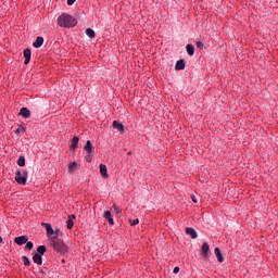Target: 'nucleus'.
Here are the masks:
<instances>
[{
	"instance_id": "nucleus-15",
	"label": "nucleus",
	"mask_w": 278,
	"mask_h": 278,
	"mask_svg": "<svg viewBox=\"0 0 278 278\" xmlns=\"http://www.w3.org/2000/svg\"><path fill=\"white\" fill-rule=\"evenodd\" d=\"M104 218L108 220L109 225H114V218H112V212H104Z\"/></svg>"
},
{
	"instance_id": "nucleus-1",
	"label": "nucleus",
	"mask_w": 278,
	"mask_h": 278,
	"mask_svg": "<svg viewBox=\"0 0 278 278\" xmlns=\"http://www.w3.org/2000/svg\"><path fill=\"white\" fill-rule=\"evenodd\" d=\"M58 25L65 28L75 27V25H77V20L68 13H62L58 18Z\"/></svg>"
},
{
	"instance_id": "nucleus-23",
	"label": "nucleus",
	"mask_w": 278,
	"mask_h": 278,
	"mask_svg": "<svg viewBox=\"0 0 278 278\" xmlns=\"http://www.w3.org/2000/svg\"><path fill=\"white\" fill-rule=\"evenodd\" d=\"M70 170H72V172L77 170V162H72V163L70 164Z\"/></svg>"
},
{
	"instance_id": "nucleus-30",
	"label": "nucleus",
	"mask_w": 278,
	"mask_h": 278,
	"mask_svg": "<svg viewBox=\"0 0 278 278\" xmlns=\"http://www.w3.org/2000/svg\"><path fill=\"white\" fill-rule=\"evenodd\" d=\"M86 162H92V156H90V154H88L87 156H85Z\"/></svg>"
},
{
	"instance_id": "nucleus-29",
	"label": "nucleus",
	"mask_w": 278,
	"mask_h": 278,
	"mask_svg": "<svg viewBox=\"0 0 278 278\" xmlns=\"http://www.w3.org/2000/svg\"><path fill=\"white\" fill-rule=\"evenodd\" d=\"M21 131H25V128H24L23 126H20V127L15 130L16 136H18V134H21Z\"/></svg>"
},
{
	"instance_id": "nucleus-11",
	"label": "nucleus",
	"mask_w": 278,
	"mask_h": 278,
	"mask_svg": "<svg viewBox=\"0 0 278 278\" xmlns=\"http://www.w3.org/2000/svg\"><path fill=\"white\" fill-rule=\"evenodd\" d=\"M100 175L104 179H108V177H110V175H108V166H105V164H100Z\"/></svg>"
},
{
	"instance_id": "nucleus-12",
	"label": "nucleus",
	"mask_w": 278,
	"mask_h": 278,
	"mask_svg": "<svg viewBox=\"0 0 278 278\" xmlns=\"http://www.w3.org/2000/svg\"><path fill=\"white\" fill-rule=\"evenodd\" d=\"M20 116H23V118H29V116H31V111H29L27 108H22L20 111Z\"/></svg>"
},
{
	"instance_id": "nucleus-33",
	"label": "nucleus",
	"mask_w": 278,
	"mask_h": 278,
	"mask_svg": "<svg viewBox=\"0 0 278 278\" xmlns=\"http://www.w3.org/2000/svg\"><path fill=\"white\" fill-rule=\"evenodd\" d=\"M173 273H174V275H177L179 273V267H175Z\"/></svg>"
},
{
	"instance_id": "nucleus-6",
	"label": "nucleus",
	"mask_w": 278,
	"mask_h": 278,
	"mask_svg": "<svg viewBox=\"0 0 278 278\" xmlns=\"http://www.w3.org/2000/svg\"><path fill=\"white\" fill-rule=\"evenodd\" d=\"M24 58H25V61H24V64H29L30 60H31V50L29 48H26L24 50Z\"/></svg>"
},
{
	"instance_id": "nucleus-21",
	"label": "nucleus",
	"mask_w": 278,
	"mask_h": 278,
	"mask_svg": "<svg viewBox=\"0 0 278 278\" xmlns=\"http://www.w3.org/2000/svg\"><path fill=\"white\" fill-rule=\"evenodd\" d=\"M86 35L88 36V38H94V30L92 28H87Z\"/></svg>"
},
{
	"instance_id": "nucleus-14",
	"label": "nucleus",
	"mask_w": 278,
	"mask_h": 278,
	"mask_svg": "<svg viewBox=\"0 0 278 278\" xmlns=\"http://www.w3.org/2000/svg\"><path fill=\"white\" fill-rule=\"evenodd\" d=\"M186 68V61L179 60L176 63L175 70L176 71H184Z\"/></svg>"
},
{
	"instance_id": "nucleus-18",
	"label": "nucleus",
	"mask_w": 278,
	"mask_h": 278,
	"mask_svg": "<svg viewBox=\"0 0 278 278\" xmlns=\"http://www.w3.org/2000/svg\"><path fill=\"white\" fill-rule=\"evenodd\" d=\"M202 253L204 255V257L208 256L210 253V244H207V242L203 243L202 245Z\"/></svg>"
},
{
	"instance_id": "nucleus-28",
	"label": "nucleus",
	"mask_w": 278,
	"mask_h": 278,
	"mask_svg": "<svg viewBox=\"0 0 278 278\" xmlns=\"http://www.w3.org/2000/svg\"><path fill=\"white\" fill-rule=\"evenodd\" d=\"M75 223L73 222V219H68L67 220V229H73Z\"/></svg>"
},
{
	"instance_id": "nucleus-32",
	"label": "nucleus",
	"mask_w": 278,
	"mask_h": 278,
	"mask_svg": "<svg viewBox=\"0 0 278 278\" xmlns=\"http://www.w3.org/2000/svg\"><path fill=\"white\" fill-rule=\"evenodd\" d=\"M75 1H77V0H67V5H73V3H75Z\"/></svg>"
},
{
	"instance_id": "nucleus-27",
	"label": "nucleus",
	"mask_w": 278,
	"mask_h": 278,
	"mask_svg": "<svg viewBox=\"0 0 278 278\" xmlns=\"http://www.w3.org/2000/svg\"><path fill=\"white\" fill-rule=\"evenodd\" d=\"M130 225L131 227H136V225H138L140 223V219H130Z\"/></svg>"
},
{
	"instance_id": "nucleus-10",
	"label": "nucleus",
	"mask_w": 278,
	"mask_h": 278,
	"mask_svg": "<svg viewBox=\"0 0 278 278\" xmlns=\"http://www.w3.org/2000/svg\"><path fill=\"white\" fill-rule=\"evenodd\" d=\"M42 45H45V38L37 37L35 42L33 43V47H35V49H40V47H42Z\"/></svg>"
},
{
	"instance_id": "nucleus-31",
	"label": "nucleus",
	"mask_w": 278,
	"mask_h": 278,
	"mask_svg": "<svg viewBox=\"0 0 278 278\" xmlns=\"http://www.w3.org/2000/svg\"><path fill=\"white\" fill-rule=\"evenodd\" d=\"M113 208L115 210L116 214H118L121 212V210L118 208V206L116 204H113Z\"/></svg>"
},
{
	"instance_id": "nucleus-25",
	"label": "nucleus",
	"mask_w": 278,
	"mask_h": 278,
	"mask_svg": "<svg viewBox=\"0 0 278 278\" xmlns=\"http://www.w3.org/2000/svg\"><path fill=\"white\" fill-rule=\"evenodd\" d=\"M22 260L24 262V266H29V264H31V262L29 261V257L27 256H22Z\"/></svg>"
},
{
	"instance_id": "nucleus-26",
	"label": "nucleus",
	"mask_w": 278,
	"mask_h": 278,
	"mask_svg": "<svg viewBox=\"0 0 278 278\" xmlns=\"http://www.w3.org/2000/svg\"><path fill=\"white\" fill-rule=\"evenodd\" d=\"M195 47H197L198 49H201V50H203V49L205 48V46H204L203 42H201V41H197V42H195Z\"/></svg>"
},
{
	"instance_id": "nucleus-34",
	"label": "nucleus",
	"mask_w": 278,
	"mask_h": 278,
	"mask_svg": "<svg viewBox=\"0 0 278 278\" xmlns=\"http://www.w3.org/2000/svg\"><path fill=\"white\" fill-rule=\"evenodd\" d=\"M191 201H192L193 203H197V197H195V195H191Z\"/></svg>"
},
{
	"instance_id": "nucleus-17",
	"label": "nucleus",
	"mask_w": 278,
	"mask_h": 278,
	"mask_svg": "<svg viewBox=\"0 0 278 278\" xmlns=\"http://www.w3.org/2000/svg\"><path fill=\"white\" fill-rule=\"evenodd\" d=\"M33 261L35 262V264H38V266H42V255L35 254L33 256Z\"/></svg>"
},
{
	"instance_id": "nucleus-8",
	"label": "nucleus",
	"mask_w": 278,
	"mask_h": 278,
	"mask_svg": "<svg viewBox=\"0 0 278 278\" xmlns=\"http://www.w3.org/2000/svg\"><path fill=\"white\" fill-rule=\"evenodd\" d=\"M84 151H86L88 155H90L92 151H94V146H92V142L90 140H88L84 146Z\"/></svg>"
},
{
	"instance_id": "nucleus-13",
	"label": "nucleus",
	"mask_w": 278,
	"mask_h": 278,
	"mask_svg": "<svg viewBox=\"0 0 278 278\" xmlns=\"http://www.w3.org/2000/svg\"><path fill=\"white\" fill-rule=\"evenodd\" d=\"M186 233L187 236H190V238H192L193 240L198 238L197 230L191 227L186 228Z\"/></svg>"
},
{
	"instance_id": "nucleus-22",
	"label": "nucleus",
	"mask_w": 278,
	"mask_h": 278,
	"mask_svg": "<svg viewBox=\"0 0 278 278\" xmlns=\"http://www.w3.org/2000/svg\"><path fill=\"white\" fill-rule=\"evenodd\" d=\"M17 165L18 166H25V156H20L17 159Z\"/></svg>"
},
{
	"instance_id": "nucleus-35",
	"label": "nucleus",
	"mask_w": 278,
	"mask_h": 278,
	"mask_svg": "<svg viewBox=\"0 0 278 278\" xmlns=\"http://www.w3.org/2000/svg\"><path fill=\"white\" fill-rule=\"evenodd\" d=\"M59 235H60V230H55L53 238H58Z\"/></svg>"
},
{
	"instance_id": "nucleus-37",
	"label": "nucleus",
	"mask_w": 278,
	"mask_h": 278,
	"mask_svg": "<svg viewBox=\"0 0 278 278\" xmlns=\"http://www.w3.org/2000/svg\"><path fill=\"white\" fill-rule=\"evenodd\" d=\"M0 244H3V238L0 236Z\"/></svg>"
},
{
	"instance_id": "nucleus-7",
	"label": "nucleus",
	"mask_w": 278,
	"mask_h": 278,
	"mask_svg": "<svg viewBox=\"0 0 278 278\" xmlns=\"http://www.w3.org/2000/svg\"><path fill=\"white\" fill-rule=\"evenodd\" d=\"M113 129H116L117 131H119V134H123L125 131V126L121 124L118 121H114Z\"/></svg>"
},
{
	"instance_id": "nucleus-19",
	"label": "nucleus",
	"mask_w": 278,
	"mask_h": 278,
	"mask_svg": "<svg viewBox=\"0 0 278 278\" xmlns=\"http://www.w3.org/2000/svg\"><path fill=\"white\" fill-rule=\"evenodd\" d=\"M186 49H187L188 55H194V46H192L191 43H188Z\"/></svg>"
},
{
	"instance_id": "nucleus-5",
	"label": "nucleus",
	"mask_w": 278,
	"mask_h": 278,
	"mask_svg": "<svg viewBox=\"0 0 278 278\" xmlns=\"http://www.w3.org/2000/svg\"><path fill=\"white\" fill-rule=\"evenodd\" d=\"M27 240H29V238H27V236H21V237H16L14 239L15 244H18L20 247H23V244H27Z\"/></svg>"
},
{
	"instance_id": "nucleus-3",
	"label": "nucleus",
	"mask_w": 278,
	"mask_h": 278,
	"mask_svg": "<svg viewBox=\"0 0 278 278\" xmlns=\"http://www.w3.org/2000/svg\"><path fill=\"white\" fill-rule=\"evenodd\" d=\"M15 181L21 186H25V184H27V170H17L15 173Z\"/></svg>"
},
{
	"instance_id": "nucleus-2",
	"label": "nucleus",
	"mask_w": 278,
	"mask_h": 278,
	"mask_svg": "<svg viewBox=\"0 0 278 278\" xmlns=\"http://www.w3.org/2000/svg\"><path fill=\"white\" fill-rule=\"evenodd\" d=\"M50 244L54 251L61 255H66V253H68V245H66L62 239H58V237H52Z\"/></svg>"
},
{
	"instance_id": "nucleus-9",
	"label": "nucleus",
	"mask_w": 278,
	"mask_h": 278,
	"mask_svg": "<svg viewBox=\"0 0 278 278\" xmlns=\"http://www.w3.org/2000/svg\"><path fill=\"white\" fill-rule=\"evenodd\" d=\"M214 254H215V257H217V261L219 262V264H223V262H225V257H223V253L220 252L219 248H215Z\"/></svg>"
},
{
	"instance_id": "nucleus-20",
	"label": "nucleus",
	"mask_w": 278,
	"mask_h": 278,
	"mask_svg": "<svg viewBox=\"0 0 278 278\" xmlns=\"http://www.w3.org/2000/svg\"><path fill=\"white\" fill-rule=\"evenodd\" d=\"M37 254L38 255H45V253H47V247H45V245H39L38 248H37Z\"/></svg>"
},
{
	"instance_id": "nucleus-36",
	"label": "nucleus",
	"mask_w": 278,
	"mask_h": 278,
	"mask_svg": "<svg viewBox=\"0 0 278 278\" xmlns=\"http://www.w3.org/2000/svg\"><path fill=\"white\" fill-rule=\"evenodd\" d=\"M75 218H76L75 215H70V216H68V219H71V220H75Z\"/></svg>"
},
{
	"instance_id": "nucleus-24",
	"label": "nucleus",
	"mask_w": 278,
	"mask_h": 278,
	"mask_svg": "<svg viewBox=\"0 0 278 278\" xmlns=\"http://www.w3.org/2000/svg\"><path fill=\"white\" fill-rule=\"evenodd\" d=\"M25 249L31 251V249H34V243L31 241L26 242Z\"/></svg>"
},
{
	"instance_id": "nucleus-4",
	"label": "nucleus",
	"mask_w": 278,
	"mask_h": 278,
	"mask_svg": "<svg viewBox=\"0 0 278 278\" xmlns=\"http://www.w3.org/2000/svg\"><path fill=\"white\" fill-rule=\"evenodd\" d=\"M41 227L46 228L47 236H55V230H53V227H51V224L48 223H41Z\"/></svg>"
},
{
	"instance_id": "nucleus-16",
	"label": "nucleus",
	"mask_w": 278,
	"mask_h": 278,
	"mask_svg": "<svg viewBox=\"0 0 278 278\" xmlns=\"http://www.w3.org/2000/svg\"><path fill=\"white\" fill-rule=\"evenodd\" d=\"M77 144H79V137H74L71 141V149H73V151H76L77 149Z\"/></svg>"
}]
</instances>
